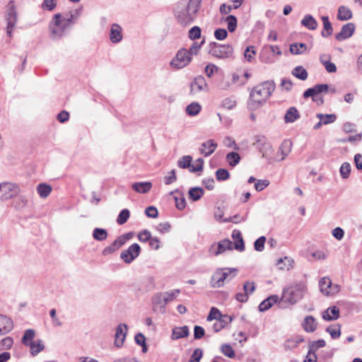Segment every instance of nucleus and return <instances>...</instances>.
<instances>
[{
    "label": "nucleus",
    "mask_w": 362,
    "mask_h": 362,
    "mask_svg": "<svg viewBox=\"0 0 362 362\" xmlns=\"http://www.w3.org/2000/svg\"><path fill=\"white\" fill-rule=\"evenodd\" d=\"M222 21L227 23V28L230 33H233L236 30L238 21L235 16L229 15L225 18H222Z\"/></svg>",
    "instance_id": "nucleus-37"
},
{
    "label": "nucleus",
    "mask_w": 362,
    "mask_h": 362,
    "mask_svg": "<svg viewBox=\"0 0 362 362\" xmlns=\"http://www.w3.org/2000/svg\"><path fill=\"white\" fill-rule=\"evenodd\" d=\"M180 293V289H174L170 291H167V292L160 293L163 296V299L164 302L168 304L169 302L175 299Z\"/></svg>",
    "instance_id": "nucleus-43"
},
{
    "label": "nucleus",
    "mask_w": 362,
    "mask_h": 362,
    "mask_svg": "<svg viewBox=\"0 0 362 362\" xmlns=\"http://www.w3.org/2000/svg\"><path fill=\"white\" fill-rule=\"evenodd\" d=\"M221 105H222V107L226 109L232 110L236 106L237 103H236V100L233 98L230 97V98H226L223 99Z\"/></svg>",
    "instance_id": "nucleus-55"
},
{
    "label": "nucleus",
    "mask_w": 362,
    "mask_h": 362,
    "mask_svg": "<svg viewBox=\"0 0 362 362\" xmlns=\"http://www.w3.org/2000/svg\"><path fill=\"white\" fill-rule=\"evenodd\" d=\"M292 74L302 81L306 80L308 76L307 71L302 66L295 67L292 70Z\"/></svg>",
    "instance_id": "nucleus-40"
},
{
    "label": "nucleus",
    "mask_w": 362,
    "mask_h": 362,
    "mask_svg": "<svg viewBox=\"0 0 362 362\" xmlns=\"http://www.w3.org/2000/svg\"><path fill=\"white\" fill-rule=\"evenodd\" d=\"M123 38L122 28L117 23H113L110 30V40L112 43H119Z\"/></svg>",
    "instance_id": "nucleus-16"
},
{
    "label": "nucleus",
    "mask_w": 362,
    "mask_h": 362,
    "mask_svg": "<svg viewBox=\"0 0 362 362\" xmlns=\"http://www.w3.org/2000/svg\"><path fill=\"white\" fill-rule=\"evenodd\" d=\"M302 327L305 332H313L317 328L315 319L311 315L306 316L302 322Z\"/></svg>",
    "instance_id": "nucleus-24"
},
{
    "label": "nucleus",
    "mask_w": 362,
    "mask_h": 362,
    "mask_svg": "<svg viewBox=\"0 0 362 362\" xmlns=\"http://www.w3.org/2000/svg\"><path fill=\"white\" fill-rule=\"evenodd\" d=\"M132 188L138 193L146 194L152 188V183L151 182H134L132 185Z\"/></svg>",
    "instance_id": "nucleus-22"
},
{
    "label": "nucleus",
    "mask_w": 362,
    "mask_h": 362,
    "mask_svg": "<svg viewBox=\"0 0 362 362\" xmlns=\"http://www.w3.org/2000/svg\"><path fill=\"white\" fill-rule=\"evenodd\" d=\"M294 261L288 258V257H285L284 258H279L277 261L276 264L278 266L279 269H286L289 270L290 269L293 268V267Z\"/></svg>",
    "instance_id": "nucleus-32"
},
{
    "label": "nucleus",
    "mask_w": 362,
    "mask_h": 362,
    "mask_svg": "<svg viewBox=\"0 0 362 362\" xmlns=\"http://www.w3.org/2000/svg\"><path fill=\"white\" fill-rule=\"evenodd\" d=\"M201 28L199 26L192 27L188 33V37L192 40H195L201 37Z\"/></svg>",
    "instance_id": "nucleus-53"
},
{
    "label": "nucleus",
    "mask_w": 362,
    "mask_h": 362,
    "mask_svg": "<svg viewBox=\"0 0 362 362\" xmlns=\"http://www.w3.org/2000/svg\"><path fill=\"white\" fill-rule=\"evenodd\" d=\"M37 191L41 198H47L52 192V187L45 183H40L37 187Z\"/></svg>",
    "instance_id": "nucleus-38"
},
{
    "label": "nucleus",
    "mask_w": 362,
    "mask_h": 362,
    "mask_svg": "<svg viewBox=\"0 0 362 362\" xmlns=\"http://www.w3.org/2000/svg\"><path fill=\"white\" fill-rule=\"evenodd\" d=\"M214 36L218 40H223L228 36V32L224 28H218L214 31Z\"/></svg>",
    "instance_id": "nucleus-64"
},
{
    "label": "nucleus",
    "mask_w": 362,
    "mask_h": 362,
    "mask_svg": "<svg viewBox=\"0 0 362 362\" xmlns=\"http://www.w3.org/2000/svg\"><path fill=\"white\" fill-rule=\"evenodd\" d=\"M209 53L218 59H228L233 57V48L230 45H221L217 42L209 44Z\"/></svg>",
    "instance_id": "nucleus-6"
},
{
    "label": "nucleus",
    "mask_w": 362,
    "mask_h": 362,
    "mask_svg": "<svg viewBox=\"0 0 362 362\" xmlns=\"http://www.w3.org/2000/svg\"><path fill=\"white\" fill-rule=\"evenodd\" d=\"M208 85L202 76H198L194 78L190 84V94L196 95L202 91H206Z\"/></svg>",
    "instance_id": "nucleus-12"
},
{
    "label": "nucleus",
    "mask_w": 362,
    "mask_h": 362,
    "mask_svg": "<svg viewBox=\"0 0 362 362\" xmlns=\"http://www.w3.org/2000/svg\"><path fill=\"white\" fill-rule=\"evenodd\" d=\"M321 18L323 23V30L322 31L321 35L324 37H329L333 32L332 24L329 21L328 16H322Z\"/></svg>",
    "instance_id": "nucleus-35"
},
{
    "label": "nucleus",
    "mask_w": 362,
    "mask_h": 362,
    "mask_svg": "<svg viewBox=\"0 0 362 362\" xmlns=\"http://www.w3.org/2000/svg\"><path fill=\"white\" fill-rule=\"evenodd\" d=\"M93 237L98 241L105 240L107 238V233L105 229L95 228L93 231Z\"/></svg>",
    "instance_id": "nucleus-44"
},
{
    "label": "nucleus",
    "mask_w": 362,
    "mask_h": 362,
    "mask_svg": "<svg viewBox=\"0 0 362 362\" xmlns=\"http://www.w3.org/2000/svg\"><path fill=\"white\" fill-rule=\"evenodd\" d=\"M221 351L226 356L230 358H233L235 356V351L229 344H223L221 346Z\"/></svg>",
    "instance_id": "nucleus-54"
},
{
    "label": "nucleus",
    "mask_w": 362,
    "mask_h": 362,
    "mask_svg": "<svg viewBox=\"0 0 362 362\" xmlns=\"http://www.w3.org/2000/svg\"><path fill=\"white\" fill-rule=\"evenodd\" d=\"M203 356V351L201 349H196L190 356L189 362H199Z\"/></svg>",
    "instance_id": "nucleus-60"
},
{
    "label": "nucleus",
    "mask_w": 362,
    "mask_h": 362,
    "mask_svg": "<svg viewBox=\"0 0 362 362\" xmlns=\"http://www.w3.org/2000/svg\"><path fill=\"white\" fill-rule=\"evenodd\" d=\"M216 177L218 181H224L229 178L230 174L228 171L224 168H219L216 172Z\"/></svg>",
    "instance_id": "nucleus-56"
},
{
    "label": "nucleus",
    "mask_w": 362,
    "mask_h": 362,
    "mask_svg": "<svg viewBox=\"0 0 362 362\" xmlns=\"http://www.w3.org/2000/svg\"><path fill=\"white\" fill-rule=\"evenodd\" d=\"M123 243L122 242V240L118 237L116 240H114V242L109 246L105 247L102 253L103 255H109L116 250H117L119 247H121L123 245Z\"/></svg>",
    "instance_id": "nucleus-29"
},
{
    "label": "nucleus",
    "mask_w": 362,
    "mask_h": 362,
    "mask_svg": "<svg viewBox=\"0 0 362 362\" xmlns=\"http://www.w3.org/2000/svg\"><path fill=\"white\" fill-rule=\"evenodd\" d=\"M13 199L11 206L17 211H23L28 206V199L24 195L18 194Z\"/></svg>",
    "instance_id": "nucleus-18"
},
{
    "label": "nucleus",
    "mask_w": 362,
    "mask_h": 362,
    "mask_svg": "<svg viewBox=\"0 0 362 362\" xmlns=\"http://www.w3.org/2000/svg\"><path fill=\"white\" fill-rule=\"evenodd\" d=\"M141 247L137 243L130 245L127 250H123L120 254V258L127 264L133 262L140 254Z\"/></svg>",
    "instance_id": "nucleus-10"
},
{
    "label": "nucleus",
    "mask_w": 362,
    "mask_h": 362,
    "mask_svg": "<svg viewBox=\"0 0 362 362\" xmlns=\"http://www.w3.org/2000/svg\"><path fill=\"white\" fill-rule=\"evenodd\" d=\"M255 142L257 144L259 151L262 153V157H266V152L264 151V149L265 148L267 150L272 148L271 145L267 141V138L262 135L256 136Z\"/></svg>",
    "instance_id": "nucleus-23"
},
{
    "label": "nucleus",
    "mask_w": 362,
    "mask_h": 362,
    "mask_svg": "<svg viewBox=\"0 0 362 362\" xmlns=\"http://www.w3.org/2000/svg\"><path fill=\"white\" fill-rule=\"evenodd\" d=\"M265 242L266 238L264 236H261L260 238H257L254 243L255 250L258 252L263 251L264 249Z\"/></svg>",
    "instance_id": "nucleus-61"
},
{
    "label": "nucleus",
    "mask_w": 362,
    "mask_h": 362,
    "mask_svg": "<svg viewBox=\"0 0 362 362\" xmlns=\"http://www.w3.org/2000/svg\"><path fill=\"white\" fill-rule=\"evenodd\" d=\"M217 143L213 140L209 139L202 144L199 148V152L201 154L207 157L212 154L217 148Z\"/></svg>",
    "instance_id": "nucleus-17"
},
{
    "label": "nucleus",
    "mask_w": 362,
    "mask_h": 362,
    "mask_svg": "<svg viewBox=\"0 0 362 362\" xmlns=\"http://www.w3.org/2000/svg\"><path fill=\"white\" fill-rule=\"evenodd\" d=\"M307 49L304 43H293L290 45V52L293 54H303Z\"/></svg>",
    "instance_id": "nucleus-45"
},
{
    "label": "nucleus",
    "mask_w": 362,
    "mask_h": 362,
    "mask_svg": "<svg viewBox=\"0 0 362 362\" xmlns=\"http://www.w3.org/2000/svg\"><path fill=\"white\" fill-rule=\"evenodd\" d=\"M238 273L236 268H218L213 274L210 284L212 288H221L223 286L226 281L233 279Z\"/></svg>",
    "instance_id": "nucleus-5"
},
{
    "label": "nucleus",
    "mask_w": 362,
    "mask_h": 362,
    "mask_svg": "<svg viewBox=\"0 0 362 362\" xmlns=\"http://www.w3.org/2000/svg\"><path fill=\"white\" fill-rule=\"evenodd\" d=\"M134 286L141 293L148 292L155 288L154 278L151 276H144L137 281Z\"/></svg>",
    "instance_id": "nucleus-11"
},
{
    "label": "nucleus",
    "mask_w": 362,
    "mask_h": 362,
    "mask_svg": "<svg viewBox=\"0 0 362 362\" xmlns=\"http://www.w3.org/2000/svg\"><path fill=\"white\" fill-rule=\"evenodd\" d=\"M20 192L21 188L16 183L10 182L0 183V199L2 201L13 199Z\"/></svg>",
    "instance_id": "nucleus-7"
},
{
    "label": "nucleus",
    "mask_w": 362,
    "mask_h": 362,
    "mask_svg": "<svg viewBox=\"0 0 362 362\" xmlns=\"http://www.w3.org/2000/svg\"><path fill=\"white\" fill-rule=\"evenodd\" d=\"M351 169V167L350 163L347 162L343 163L339 170L341 177L343 179H347L350 175Z\"/></svg>",
    "instance_id": "nucleus-51"
},
{
    "label": "nucleus",
    "mask_w": 362,
    "mask_h": 362,
    "mask_svg": "<svg viewBox=\"0 0 362 362\" xmlns=\"http://www.w3.org/2000/svg\"><path fill=\"white\" fill-rule=\"evenodd\" d=\"M128 327L126 324H119L117 329L115 337V345L120 348L124 344L127 337Z\"/></svg>",
    "instance_id": "nucleus-14"
},
{
    "label": "nucleus",
    "mask_w": 362,
    "mask_h": 362,
    "mask_svg": "<svg viewBox=\"0 0 362 362\" xmlns=\"http://www.w3.org/2000/svg\"><path fill=\"white\" fill-rule=\"evenodd\" d=\"M151 233L149 230L145 229L138 234V239L140 242L146 243L151 238Z\"/></svg>",
    "instance_id": "nucleus-59"
},
{
    "label": "nucleus",
    "mask_w": 362,
    "mask_h": 362,
    "mask_svg": "<svg viewBox=\"0 0 362 362\" xmlns=\"http://www.w3.org/2000/svg\"><path fill=\"white\" fill-rule=\"evenodd\" d=\"M201 105L196 102H193L186 107V112L189 116H195L201 111Z\"/></svg>",
    "instance_id": "nucleus-42"
},
{
    "label": "nucleus",
    "mask_w": 362,
    "mask_h": 362,
    "mask_svg": "<svg viewBox=\"0 0 362 362\" xmlns=\"http://www.w3.org/2000/svg\"><path fill=\"white\" fill-rule=\"evenodd\" d=\"M326 343L324 339H318L317 341H313L310 345V351H313L315 353V351L325 346Z\"/></svg>",
    "instance_id": "nucleus-63"
},
{
    "label": "nucleus",
    "mask_w": 362,
    "mask_h": 362,
    "mask_svg": "<svg viewBox=\"0 0 362 362\" xmlns=\"http://www.w3.org/2000/svg\"><path fill=\"white\" fill-rule=\"evenodd\" d=\"M13 328V321L6 315L0 314V336L10 332Z\"/></svg>",
    "instance_id": "nucleus-19"
},
{
    "label": "nucleus",
    "mask_w": 362,
    "mask_h": 362,
    "mask_svg": "<svg viewBox=\"0 0 362 362\" xmlns=\"http://www.w3.org/2000/svg\"><path fill=\"white\" fill-rule=\"evenodd\" d=\"M306 290L305 284L302 282L293 284L284 289L281 299L293 305L303 298Z\"/></svg>",
    "instance_id": "nucleus-4"
},
{
    "label": "nucleus",
    "mask_w": 362,
    "mask_h": 362,
    "mask_svg": "<svg viewBox=\"0 0 362 362\" xmlns=\"http://www.w3.org/2000/svg\"><path fill=\"white\" fill-rule=\"evenodd\" d=\"M189 334V332L187 326L176 327L172 330L171 339L177 340L181 338L187 337Z\"/></svg>",
    "instance_id": "nucleus-21"
},
{
    "label": "nucleus",
    "mask_w": 362,
    "mask_h": 362,
    "mask_svg": "<svg viewBox=\"0 0 362 362\" xmlns=\"http://www.w3.org/2000/svg\"><path fill=\"white\" fill-rule=\"evenodd\" d=\"M192 157L191 156H184L177 161V166L180 168L190 169Z\"/></svg>",
    "instance_id": "nucleus-47"
},
{
    "label": "nucleus",
    "mask_w": 362,
    "mask_h": 362,
    "mask_svg": "<svg viewBox=\"0 0 362 362\" xmlns=\"http://www.w3.org/2000/svg\"><path fill=\"white\" fill-rule=\"evenodd\" d=\"M355 30V25L353 23H349L344 25L341 31L335 35V37L339 41L344 40L351 37Z\"/></svg>",
    "instance_id": "nucleus-15"
},
{
    "label": "nucleus",
    "mask_w": 362,
    "mask_h": 362,
    "mask_svg": "<svg viewBox=\"0 0 362 362\" xmlns=\"http://www.w3.org/2000/svg\"><path fill=\"white\" fill-rule=\"evenodd\" d=\"M316 117L321 120L324 125L332 124L337 119V115L335 114H322L317 113Z\"/></svg>",
    "instance_id": "nucleus-39"
},
{
    "label": "nucleus",
    "mask_w": 362,
    "mask_h": 362,
    "mask_svg": "<svg viewBox=\"0 0 362 362\" xmlns=\"http://www.w3.org/2000/svg\"><path fill=\"white\" fill-rule=\"evenodd\" d=\"M192 57L187 49H180L175 57L171 60L170 66L175 69H180L187 66L192 61Z\"/></svg>",
    "instance_id": "nucleus-8"
},
{
    "label": "nucleus",
    "mask_w": 362,
    "mask_h": 362,
    "mask_svg": "<svg viewBox=\"0 0 362 362\" xmlns=\"http://www.w3.org/2000/svg\"><path fill=\"white\" fill-rule=\"evenodd\" d=\"M240 160V155L236 152H230L226 155V160L230 166L236 165Z\"/></svg>",
    "instance_id": "nucleus-49"
},
{
    "label": "nucleus",
    "mask_w": 362,
    "mask_h": 362,
    "mask_svg": "<svg viewBox=\"0 0 362 362\" xmlns=\"http://www.w3.org/2000/svg\"><path fill=\"white\" fill-rule=\"evenodd\" d=\"M129 216L130 213L128 209H124L122 210L117 218V223L119 225H123L127 221L128 218H129Z\"/></svg>",
    "instance_id": "nucleus-52"
},
{
    "label": "nucleus",
    "mask_w": 362,
    "mask_h": 362,
    "mask_svg": "<svg viewBox=\"0 0 362 362\" xmlns=\"http://www.w3.org/2000/svg\"><path fill=\"white\" fill-rule=\"evenodd\" d=\"M28 346L30 349V354L33 356H37L45 349V344L42 339H37L31 342Z\"/></svg>",
    "instance_id": "nucleus-31"
},
{
    "label": "nucleus",
    "mask_w": 362,
    "mask_h": 362,
    "mask_svg": "<svg viewBox=\"0 0 362 362\" xmlns=\"http://www.w3.org/2000/svg\"><path fill=\"white\" fill-rule=\"evenodd\" d=\"M300 118V114L295 107L288 108L284 115L286 123H292Z\"/></svg>",
    "instance_id": "nucleus-27"
},
{
    "label": "nucleus",
    "mask_w": 362,
    "mask_h": 362,
    "mask_svg": "<svg viewBox=\"0 0 362 362\" xmlns=\"http://www.w3.org/2000/svg\"><path fill=\"white\" fill-rule=\"evenodd\" d=\"M35 336V332L34 329H29L25 330L23 337L22 338V343L25 346H29L31 342H33V339Z\"/></svg>",
    "instance_id": "nucleus-41"
},
{
    "label": "nucleus",
    "mask_w": 362,
    "mask_h": 362,
    "mask_svg": "<svg viewBox=\"0 0 362 362\" xmlns=\"http://www.w3.org/2000/svg\"><path fill=\"white\" fill-rule=\"evenodd\" d=\"M153 303L155 306L154 308H153V310L155 312H158L161 314H164L165 313V305H167V303L164 302L163 299V296L160 293H156L153 297Z\"/></svg>",
    "instance_id": "nucleus-20"
},
{
    "label": "nucleus",
    "mask_w": 362,
    "mask_h": 362,
    "mask_svg": "<svg viewBox=\"0 0 362 362\" xmlns=\"http://www.w3.org/2000/svg\"><path fill=\"white\" fill-rule=\"evenodd\" d=\"M199 6L200 0H189L187 6L185 3L180 4L175 11L179 23L184 26L191 24L197 17Z\"/></svg>",
    "instance_id": "nucleus-3"
},
{
    "label": "nucleus",
    "mask_w": 362,
    "mask_h": 362,
    "mask_svg": "<svg viewBox=\"0 0 362 362\" xmlns=\"http://www.w3.org/2000/svg\"><path fill=\"white\" fill-rule=\"evenodd\" d=\"M204 191L201 187H192L189 191V197L193 201L199 200L203 195Z\"/></svg>",
    "instance_id": "nucleus-50"
},
{
    "label": "nucleus",
    "mask_w": 362,
    "mask_h": 362,
    "mask_svg": "<svg viewBox=\"0 0 362 362\" xmlns=\"http://www.w3.org/2000/svg\"><path fill=\"white\" fill-rule=\"evenodd\" d=\"M233 247V243L228 239H224L218 243L217 250L215 252V255L222 254L226 250H232Z\"/></svg>",
    "instance_id": "nucleus-26"
},
{
    "label": "nucleus",
    "mask_w": 362,
    "mask_h": 362,
    "mask_svg": "<svg viewBox=\"0 0 362 362\" xmlns=\"http://www.w3.org/2000/svg\"><path fill=\"white\" fill-rule=\"evenodd\" d=\"M205 43V40L203 39L201 42H194L190 46L189 49H187L189 52L190 57H192L193 55H197L199 52L200 49L202 45Z\"/></svg>",
    "instance_id": "nucleus-48"
},
{
    "label": "nucleus",
    "mask_w": 362,
    "mask_h": 362,
    "mask_svg": "<svg viewBox=\"0 0 362 362\" xmlns=\"http://www.w3.org/2000/svg\"><path fill=\"white\" fill-rule=\"evenodd\" d=\"M221 317V313L219 310L216 308H211L209 315L206 317L207 321H211L213 320H218Z\"/></svg>",
    "instance_id": "nucleus-57"
},
{
    "label": "nucleus",
    "mask_w": 362,
    "mask_h": 362,
    "mask_svg": "<svg viewBox=\"0 0 362 362\" xmlns=\"http://www.w3.org/2000/svg\"><path fill=\"white\" fill-rule=\"evenodd\" d=\"M275 89V83L273 81H267L255 86L250 93L247 102V107L251 111H255L262 106L272 95Z\"/></svg>",
    "instance_id": "nucleus-2"
},
{
    "label": "nucleus",
    "mask_w": 362,
    "mask_h": 362,
    "mask_svg": "<svg viewBox=\"0 0 362 362\" xmlns=\"http://www.w3.org/2000/svg\"><path fill=\"white\" fill-rule=\"evenodd\" d=\"M7 27L6 33L9 37L12 36V32L16 26L18 16L15 4L13 1H10L7 6Z\"/></svg>",
    "instance_id": "nucleus-9"
},
{
    "label": "nucleus",
    "mask_w": 362,
    "mask_h": 362,
    "mask_svg": "<svg viewBox=\"0 0 362 362\" xmlns=\"http://www.w3.org/2000/svg\"><path fill=\"white\" fill-rule=\"evenodd\" d=\"M352 18L351 10L344 6H341L338 8L337 19L339 21H348Z\"/></svg>",
    "instance_id": "nucleus-34"
},
{
    "label": "nucleus",
    "mask_w": 362,
    "mask_h": 362,
    "mask_svg": "<svg viewBox=\"0 0 362 362\" xmlns=\"http://www.w3.org/2000/svg\"><path fill=\"white\" fill-rule=\"evenodd\" d=\"M322 317L325 320H334L339 317V310L337 306H332L327 308L322 313Z\"/></svg>",
    "instance_id": "nucleus-25"
},
{
    "label": "nucleus",
    "mask_w": 362,
    "mask_h": 362,
    "mask_svg": "<svg viewBox=\"0 0 362 362\" xmlns=\"http://www.w3.org/2000/svg\"><path fill=\"white\" fill-rule=\"evenodd\" d=\"M244 293H238L235 299L240 303H245L248 300V295L252 294L255 290L254 282L246 281L243 285Z\"/></svg>",
    "instance_id": "nucleus-13"
},
{
    "label": "nucleus",
    "mask_w": 362,
    "mask_h": 362,
    "mask_svg": "<svg viewBox=\"0 0 362 362\" xmlns=\"http://www.w3.org/2000/svg\"><path fill=\"white\" fill-rule=\"evenodd\" d=\"M292 148V143L290 140H284L281 144L278 154L281 156L280 160H283L290 153Z\"/></svg>",
    "instance_id": "nucleus-28"
},
{
    "label": "nucleus",
    "mask_w": 362,
    "mask_h": 362,
    "mask_svg": "<svg viewBox=\"0 0 362 362\" xmlns=\"http://www.w3.org/2000/svg\"><path fill=\"white\" fill-rule=\"evenodd\" d=\"M256 54L255 47L254 46H249L246 48L244 52L245 58L248 61L251 62Z\"/></svg>",
    "instance_id": "nucleus-62"
},
{
    "label": "nucleus",
    "mask_w": 362,
    "mask_h": 362,
    "mask_svg": "<svg viewBox=\"0 0 362 362\" xmlns=\"http://www.w3.org/2000/svg\"><path fill=\"white\" fill-rule=\"evenodd\" d=\"M326 331L332 339H338L341 335V326L339 324H335L327 327Z\"/></svg>",
    "instance_id": "nucleus-46"
},
{
    "label": "nucleus",
    "mask_w": 362,
    "mask_h": 362,
    "mask_svg": "<svg viewBox=\"0 0 362 362\" xmlns=\"http://www.w3.org/2000/svg\"><path fill=\"white\" fill-rule=\"evenodd\" d=\"M232 237L235 241L234 244L235 249L243 252L245 250V244L241 233L239 230H233Z\"/></svg>",
    "instance_id": "nucleus-30"
},
{
    "label": "nucleus",
    "mask_w": 362,
    "mask_h": 362,
    "mask_svg": "<svg viewBox=\"0 0 362 362\" xmlns=\"http://www.w3.org/2000/svg\"><path fill=\"white\" fill-rule=\"evenodd\" d=\"M301 24L308 29L313 30L317 27V23L311 15H305L301 21Z\"/></svg>",
    "instance_id": "nucleus-33"
},
{
    "label": "nucleus",
    "mask_w": 362,
    "mask_h": 362,
    "mask_svg": "<svg viewBox=\"0 0 362 362\" xmlns=\"http://www.w3.org/2000/svg\"><path fill=\"white\" fill-rule=\"evenodd\" d=\"M301 339H288L284 343V347L286 349H292L296 348L298 344L302 341Z\"/></svg>",
    "instance_id": "nucleus-58"
},
{
    "label": "nucleus",
    "mask_w": 362,
    "mask_h": 362,
    "mask_svg": "<svg viewBox=\"0 0 362 362\" xmlns=\"http://www.w3.org/2000/svg\"><path fill=\"white\" fill-rule=\"evenodd\" d=\"M331 286L332 281L329 277H323L319 281L320 291L325 295L328 296L330 294L329 288Z\"/></svg>",
    "instance_id": "nucleus-36"
},
{
    "label": "nucleus",
    "mask_w": 362,
    "mask_h": 362,
    "mask_svg": "<svg viewBox=\"0 0 362 362\" xmlns=\"http://www.w3.org/2000/svg\"><path fill=\"white\" fill-rule=\"evenodd\" d=\"M79 13V10H75L74 13L54 14L49 24L50 37L53 40L61 39L75 23Z\"/></svg>",
    "instance_id": "nucleus-1"
}]
</instances>
